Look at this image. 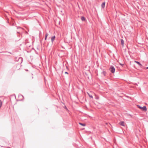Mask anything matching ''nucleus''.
Masks as SVG:
<instances>
[{
  "mask_svg": "<svg viewBox=\"0 0 148 148\" xmlns=\"http://www.w3.org/2000/svg\"><path fill=\"white\" fill-rule=\"evenodd\" d=\"M138 108H139L140 109H142V107H141L139 105H138Z\"/></svg>",
  "mask_w": 148,
  "mask_h": 148,
  "instance_id": "obj_12",
  "label": "nucleus"
},
{
  "mask_svg": "<svg viewBox=\"0 0 148 148\" xmlns=\"http://www.w3.org/2000/svg\"><path fill=\"white\" fill-rule=\"evenodd\" d=\"M48 34L47 33H46L45 34V40H46L47 38V36H48Z\"/></svg>",
  "mask_w": 148,
  "mask_h": 148,
  "instance_id": "obj_11",
  "label": "nucleus"
},
{
  "mask_svg": "<svg viewBox=\"0 0 148 148\" xmlns=\"http://www.w3.org/2000/svg\"><path fill=\"white\" fill-rule=\"evenodd\" d=\"M21 96H22V97H23V96L21 95Z\"/></svg>",
  "mask_w": 148,
  "mask_h": 148,
  "instance_id": "obj_17",
  "label": "nucleus"
},
{
  "mask_svg": "<svg viewBox=\"0 0 148 148\" xmlns=\"http://www.w3.org/2000/svg\"><path fill=\"white\" fill-rule=\"evenodd\" d=\"M55 38V36H53L51 38V41L52 42H53V41L54 40Z\"/></svg>",
  "mask_w": 148,
  "mask_h": 148,
  "instance_id": "obj_6",
  "label": "nucleus"
},
{
  "mask_svg": "<svg viewBox=\"0 0 148 148\" xmlns=\"http://www.w3.org/2000/svg\"><path fill=\"white\" fill-rule=\"evenodd\" d=\"M81 19L83 21H84L86 20V19L83 16H81Z\"/></svg>",
  "mask_w": 148,
  "mask_h": 148,
  "instance_id": "obj_7",
  "label": "nucleus"
},
{
  "mask_svg": "<svg viewBox=\"0 0 148 148\" xmlns=\"http://www.w3.org/2000/svg\"><path fill=\"white\" fill-rule=\"evenodd\" d=\"M65 74H68V73L67 72H65Z\"/></svg>",
  "mask_w": 148,
  "mask_h": 148,
  "instance_id": "obj_15",
  "label": "nucleus"
},
{
  "mask_svg": "<svg viewBox=\"0 0 148 148\" xmlns=\"http://www.w3.org/2000/svg\"><path fill=\"white\" fill-rule=\"evenodd\" d=\"M142 109L143 111L145 112L147 110V109L146 106H144L142 108Z\"/></svg>",
  "mask_w": 148,
  "mask_h": 148,
  "instance_id": "obj_2",
  "label": "nucleus"
},
{
  "mask_svg": "<svg viewBox=\"0 0 148 148\" xmlns=\"http://www.w3.org/2000/svg\"><path fill=\"white\" fill-rule=\"evenodd\" d=\"M119 124L121 125L122 126H125V123L124 121L120 122L119 123Z\"/></svg>",
  "mask_w": 148,
  "mask_h": 148,
  "instance_id": "obj_4",
  "label": "nucleus"
},
{
  "mask_svg": "<svg viewBox=\"0 0 148 148\" xmlns=\"http://www.w3.org/2000/svg\"><path fill=\"white\" fill-rule=\"evenodd\" d=\"M121 44L122 45H124V40L123 39H121Z\"/></svg>",
  "mask_w": 148,
  "mask_h": 148,
  "instance_id": "obj_9",
  "label": "nucleus"
},
{
  "mask_svg": "<svg viewBox=\"0 0 148 148\" xmlns=\"http://www.w3.org/2000/svg\"><path fill=\"white\" fill-rule=\"evenodd\" d=\"M134 62L136 63L139 66H142L141 64H140V62H139L136 61H135Z\"/></svg>",
  "mask_w": 148,
  "mask_h": 148,
  "instance_id": "obj_5",
  "label": "nucleus"
},
{
  "mask_svg": "<svg viewBox=\"0 0 148 148\" xmlns=\"http://www.w3.org/2000/svg\"><path fill=\"white\" fill-rule=\"evenodd\" d=\"M120 64L122 66H124V64Z\"/></svg>",
  "mask_w": 148,
  "mask_h": 148,
  "instance_id": "obj_14",
  "label": "nucleus"
},
{
  "mask_svg": "<svg viewBox=\"0 0 148 148\" xmlns=\"http://www.w3.org/2000/svg\"><path fill=\"white\" fill-rule=\"evenodd\" d=\"M105 2H104L101 5V8L102 9H103L105 8Z\"/></svg>",
  "mask_w": 148,
  "mask_h": 148,
  "instance_id": "obj_3",
  "label": "nucleus"
},
{
  "mask_svg": "<svg viewBox=\"0 0 148 148\" xmlns=\"http://www.w3.org/2000/svg\"><path fill=\"white\" fill-rule=\"evenodd\" d=\"M79 124L80 125H81L82 126H86V124L85 123H79Z\"/></svg>",
  "mask_w": 148,
  "mask_h": 148,
  "instance_id": "obj_10",
  "label": "nucleus"
},
{
  "mask_svg": "<svg viewBox=\"0 0 148 148\" xmlns=\"http://www.w3.org/2000/svg\"><path fill=\"white\" fill-rule=\"evenodd\" d=\"M146 68V69H148V67H147Z\"/></svg>",
  "mask_w": 148,
  "mask_h": 148,
  "instance_id": "obj_16",
  "label": "nucleus"
},
{
  "mask_svg": "<svg viewBox=\"0 0 148 148\" xmlns=\"http://www.w3.org/2000/svg\"><path fill=\"white\" fill-rule=\"evenodd\" d=\"M89 97L91 98H93V96L92 95H90L88 94Z\"/></svg>",
  "mask_w": 148,
  "mask_h": 148,
  "instance_id": "obj_13",
  "label": "nucleus"
},
{
  "mask_svg": "<svg viewBox=\"0 0 148 148\" xmlns=\"http://www.w3.org/2000/svg\"><path fill=\"white\" fill-rule=\"evenodd\" d=\"M101 74L103 75H104L105 76L106 75V73L105 71H103L102 72H101Z\"/></svg>",
  "mask_w": 148,
  "mask_h": 148,
  "instance_id": "obj_8",
  "label": "nucleus"
},
{
  "mask_svg": "<svg viewBox=\"0 0 148 148\" xmlns=\"http://www.w3.org/2000/svg\"><path fill=\"white\" fill-rule=\"evenodd\" d=\"M110 70L111 72L112 73H114L115 71V69L113 66H111L110 68Z\"/></svg>",
  "mask_w": 148,
  "mask_h": 148,
  "instance_id": "obj_1",
  "label": "nucleus"
}]
</instances>
